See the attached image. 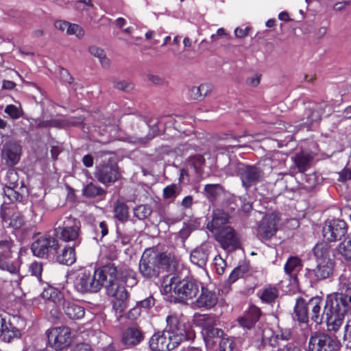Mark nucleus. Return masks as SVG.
I'll list each match as a JSON object with an SVG mask.
<instances>
[{"mask_svg":"<svg viewBox=\"0 0 351 351\" xmlns=\"http://www.w3.org/2000/svg\"><path fill=\"white\" fill-rule=\"evenodd\" d=\"M58 241L51 237H40L32 244L31 250L34 256L45 258L54 256L58 253Z\"/></svg>","mask_w":351,"mask_h":351,"instance_id":"10","label":"nucleus"},{"mask_svg":"<svg viewBox=\"0 0 351 351\" xmlns=\"http://www.w3.org/2000/svg\"><path fill=\"white\" fill-rule=\"evenodd\" d=\"M317 265L314 269L306 268L304 277L309 280L311 284L326 280L330 277L334 270V262L323 263L316 262Z\"/></svg>","mask_w":351,"mask_h":351,"instance_id":"13","label":"nucleus"},{"mask_svg":"<svg viewBox=\"0 0 351 351\" xmlns=\"http://www.w3.org/2000/svg\"><path fill=\"white\" fill-rule=\"evenodd\" d=\"M221 190L219 184H206L204 186V193L208 199L214 200Z\"/></svg>","mask_w":351,"mask_h":351,"instance_id":"43","label":"nucleus"},{"mask_svg":"<svg viewBox=\"0 0 351 351\" xmlns=\"http://www.w3.org/2000/svg\"><path fill=\"white\" fill-rule=\"evenodd\" d=\"M204 162V158L202 155L195 156L191 159V165L196 173H199Z\"/></svg>","mask_w":351,"mask_h":351,"instance_id":"54","label":"nucleus"},{"mask_svg":"<svg viewBox=\"0 0 351 351\" xmlns=\"http://www.w3.org/2000/svg\"><path fill=\"white\" fill-rule=\"evenodd\" d=\"M193 228L191 224H187L184 226L179 232V236L183 241H184L190 235L191 232L193 230Z\"/></svg>","mask_w":351,"mask_h":351,"instance_id":"58","label":"nucleus"},{"mask_svg":"<svg viewBox=\"0 0 351 351\" xmlns=\"http://www.w3.org/2000/svg\"><path fill=\"white\" fill-rule=\"evenodd\" d=\"M49 345L56 351H61L69 346L71 332L69 327H56L46 331Z\"/></svg>","mask_w":351,"mask_h":351,"instance_id":"9","label":"nucleus"},{"mask_svg":"<svg viewBox=\"0 0 351 351\" xmlns=\"http://www.w3.org/2000/svg\"><path fill=\"white\" fill-rule=\"evenodd\" d=\"M316 262H334L331 246L327 241L317 243L313 248Z\"/></svg>","mask_w":351,"mask_h":351,"instance_id":"21","label":"nucleus"},{"mask_svg":"<svg viewBox=\"0 0 351 351\" xmlns=\"http://www.w3.org/2000/svg\"><path fill=\"white\" fill-rule=\"evenodd\" d=\"M312 157L308 154L300 153L294 158L295 165L301 173L306 171L311 165Z\"/></svg>","mask_w":351,"mask_h":351,"instance_id":"36","label":"nucleus"},{"mask_svg":"<svg viewBox=\"0 0 351 351\" xmlns=\"http://www.w3.org/2000/svg\"><path fill=\"white\" fill-rule=\"evenodd\" d=\"M214 269L219 275H222L226 267V262L219 255L216 256L213 259Z\"/></svg>","mask_w":351,"mask_h":351,"instance_id":"47","label":"nucleus"},{"mask_svg":"<svg viewBox=\"0 0 351 351\" xmlns=\"http://www.w3.org/2000/svg\"><path fill=\"white\" fill-rule=\"evenodd\" d=\"M261 315L260 308L252 305L245 315L238 319L239 324L243 328L251 329L258 321Z\"/></svg>","mask_w":351,"mask_h":351,"instance_id":"23","label":"nucleus"},{"mask_svg":"<svg viewBox=\"0 0 351 351\" xmlns=\"http://www.w3.org/2000/svg\"><path fill=\"white\" fill-rule=\"evenodd\" d=\"M7 182L5 183V187H16L18 185L19 176L16 171L14 169L9 170L5 176Z\"/></svg>","mask_w":351,"mask_h":351,"instance_id":"48","label":"nucleus"},{"mask_svg":"<svg viewBox=\"0 0 351 351\" xmlns=\"http://www.w3.org/2000/svg\"><path fill=\"white\" fill-rule=\"evenodd\" d=\"M141 314V308L136 304V306L130 310L128 314V317L131 319H136Z\"/></svg>","mask_w":351,"mask_h":351,"instance_id":"64","label":"nucleus"},{"mask_svg":"<svg viewBox=\"0 0 351 351\" xmlns=\"http://www.w3.org/2000/svg\"><path fill=\"white\" fill-rule=\"evenodd\" d=\"M117 269L112 264L104 265L93 271L81 269L73 274V286L80 293H96L106 283V293L114 298L113 309L123 312L128 306V293L117 278Z\"/></svg>","mask_w":351,"mask_h":351,"instance_id":"1","label":"nucleus"},{"mask_svg":"<svg viewBox=\"0 0 351 351\" xmlns=\"http://www.w3.org/2000/svg\"><path fill=\"white\" fill-rule=\"evenodd\" d=\"M139 271L145 278L157 276L159 274L158 265L156 264L152 251L145 250L143 254L138 265Z\"/></svg>","mask_w":351,"mask_h":351,"instance_id":"17","label":"nucleus"},{"mask_svg":"<svg viewBox=\"0 0 351 351\" xmlns=\"http://www.w3.org/2000/svg\"><path fill=\"white\" fill-rule=\"evenodd\" d=\"M83 195L88 198L103 199L106 195V191L101 186L90 182L86 185L83 190Z\"/></svg>","mask_w":351,"mask_h":351,"instance_id":"34","label":"nucleus"},{"mask_svg":"<svg viewBox=\"0 0 351 351\" xmlns=\"http://www.w3.org/2000/svg\"><path fill=\"white\" fill-rule=\"evenodd\" d=\"M152 253L154 257L156 264L158 265L159 271L160 269L168 270L171 266H175L174 259L171 256V255L167 254L165 253H157L153 251H152Z\"/></svg>","mask_w":351,"mask_h":351,"instance_id":"33","label":"nucleus"},{"mask_svg":"<svg viewBox=\"0 0 351 351\" xmlns=\"http://www.w3.org/2000/svg\"><path fill=\"white\" fill-rule=\"evenodd\" d=\"M75 246H66L61 251L60 254L58 252L56 254V261L62 265H71L75 263Z\"/></svg>","mask_w":351,"mask_h":351,"instance_id":"28","label":"nucleus"},{"mask_svg":"<svg viewBox=\"0 0 351 351\" xmlns=\"http://www.w3.org/2000/svg\"><path fill=\"white\" fill-rule=\"evenodd\" d=\"M249 271V266L245 264H241L236 267L230 274L228 277V282L234 283L240 278H243Z\"/></svg>","mask_w":351,"mask_h":351,"instance_id":"39","label":"nucleus"},{"mask_svg":"<svg viewBox=\"0 0 351 351\" xmlns=\"http://www.w3.org/2000/svg\"><path fill=\"white\" fill-rule=\"evenodd\" d=\"M226 171L230 176H239L242 186L246 190L261 182L264 177L263 169L259 165H245L242 163L230 162L226 167Z\"/></svg>","mask_w":351,"mask_h":351,"instance_id":"4","label":"nucleus"},{"mask_svg":"<svg viewBox=\"0 0 351 351\" xmlns=\"http://www.w3.org/2000/svg\"><path fill=\"white\" fill-rule=\"evenodd\" d=\"M201 286L195 280L181 278L178 276H167L162 285L165 293H173L182 300L196 297Z\"/></svg>","mask_w":351,"mask_h":351,"instance_id":"3","label":"nucleus"},{"mask_svg":"<svg viewBox=\"0 0 351 351\" xmlns=\"http://www.w3.org/2000/svg\"><path fill=\"white\" fill-rule=\"evenodd\" d=\"M320 304H321V300L319 298H311L308 302V311H309V309L311 310V312L310 313L311 319L317 324H320L322 322V319L325 317L328 330L330 332H337L339 329V328H338L335 330L329 329L328 325L327 316L325 313L326 310H324L323 313L322 315H320V311H321ZM324 309H326V308H324Z\"/></svg>","mask_w":351,"mask_h":351,"instance_id":"22","label":"nucleus"},{"mask_svg":"<svg viewBox=\"0 0 351 351\" xmlns=\"http://www.w3.org/2000/svg\"><path fill=\"white\" fill-rule=\"evenodd\" d=\"M21 154V147L15 141H10L5 143L2 149V159L8 166L16 165Z\"/></svg>","mask_w":351,"mask_h":351,"instance_id":"18","label":"nucleus"},{"mask_svg":"<svg viewBox=\"0 0 351 351\" xmlns=\"http://www.w3.org/2000/svg\"><path fill=\"white\" fill-rule=\"evenodd\" d=\"M322 114V112L317 108L308 106L307 117L305 118L306 121H303L302 124H304L307 128H310L311 125L321 119ZM304 120V119H302V121Z\"/></svg>","mask_w":351,"mask_h":351,"instance_id":"38","label":"nucleus"},{"mask_svg":"<svg viewBox=\"0 0 351 351\" xmlns=\"http://www.w3.org/2000/svg\"><path fill=\"white\" fill-rule=\"evenodd\" d=\"M29 271L32 276L37 278L38 280H41V274L43 271V265L41 263L34 262L29 266Z\"/></svg>","mask_w":351,"mask_h":351,"instance_id":"52","label":"nucleus"},{"mask_svg":"<svg viewBox=\"0 0 351 351\" xmlns=\"http://www.w3.org/2000/svg\"><path fill=\"white\" fill-rule=\"evenodd\" d=\"M114 212L115 217L117 220L124 222L128 219V207L120 201H117L114 206Z\"/></svg>","mask_w":351,"mask_h":351,"instance_id":"37","label":"nucleus"},{"mask_svg":"<svg viewBox=\"0 0 351 351\" xmlns=\"http://www.w3.org/2000/svg\"><path fill=\"white\" fill-rule=\"evenodd\" d=\"M351 180V169L344 168L339 173L338 181L343 182Z\"/></svg>","mask_w":351,"mask_h":351,"instance_id":"60","label":"nucleus"},{"mask_svg":"<svg viewBox=\"0 0 351 351\" xmlns=\"http://www.w3.org/2000/svg\"><path fill=\"white\" fill-rule=\"evenodd\" d=\"M351 5V0H346L344 1L337 2L333 5V10L335 11H341L346 6Z\"/></svg>","mask_w":351,"mask_h":351,"instance_id":"63","label":"nucleus"},{"mask_svg":"<svg viewBox=\"0 0 351 351\" xmlns=\"http://www.w3.org/2000/svg\"><path fill=\"white\" fill-rule=\"evenodd\" d=\"M97 234L100 233L101 237H104L108 233V230L105 221H101L97 227L95 228Z\"/></svg>","mask_w":351,"mask_h":351,"instance_id":"62","label":"nucleus"},{"mask_svg":"<svg viewBox=\"0 0 351 351\" xmlns=\"http://www.w3.org/2000/svg\"><path fill=\"white\" fill-rule=\"evenodd\" d=\"M276 219L274 216H265L257 229L258 236L264 239L271 238L276 232Z\"/></svg>","mask_w":351,"mask_h":351,"instance_id":"19","label":"nucleus"},{"mask_svg":"<svg viewBox=\"0 0 351 351\" xmlns=\"http://www.w3.org/2000/svg\"><path fill=\"white\" fill-rule=\"evenodd\" d=\"M291 331L289 328L280 329V331L276 335V338L278 339H281L283 341H288L291 339Z\"/></svg>","mask_w":351,"mask_h":351,"instance_id":"59","label":"nucleus"},{"mask_svg":"<svg viewBox=\"0 0 351 351\" xmlns=\"http://www.w3.org/2000/svg\"><path fill=\"white\" fill-rule=\"evenodd\" d=\"M346 313H348V319L345 326L343 339L344 340H348L349 342H351V310L347 312Z\"/></svg>","mask_w":351,"mask_h":351,"instance_id":"55","label":"nucleus"},{"mask_svg":"<svg viewBox=\"0 0 351 351\" xmlns=\"http://www.w3.org/2000/svg\"><path fill=\"white\" fill-rule=\"evenodd\" d=\"M62 309L65 315L71 319H80L84 317L85 311L84 307L77 302L64 300L62 303Z\"/></svg>","mask_w":351,"mask_h":351,"instance_id":"26","label":"nucleus"},{"mask_svg":"<svg viewBox=\"0 0 351 351\" xmlns=\"http://www.w3.org/2000/svg\"><path fill=\"white\" fill-rule=\"evenodd\" d=\"M89 52L99 60L103 67L108 68L110 66V60L106 58V53L102 49L97 46H91L89 47Z\"/></svg>","mask_w":351,"mask_h":351,"instance_id":"40","label":"nucleus"},{"mask_svg":"<svg viewBox=\"0 0 351 351\" xmlns=\"http://www.w3.org/2000/svg\"><path fill=\"white\" fill-rule=\"evenodd\" d=\"M12 243L9 240L0 241V269L6 271L13 275L14 278L10 280L13 287L19 286L23 278L19 274V261L14 258L11 251Z\"/></svg>","mask_w":351,"mask_h":351,"instance_id":"6","label":"nucleus"},{"mask_svg":"<svg viewBox=\"0 0 351 351\" xmlns=\"http://www.w3.org/2000/svg\"><path fill=\"white\" fill-rule=\"evenodd\" d=\"M178 187L176 184H171L166 186L163 189V195L165 198H171L175 197L176 195V190Z\"/></svg>","mask_w":351,"mask_h":351,"instance_id":"56","label":"nucleus"},{"mask_svg":"<svg viewBox=\"0 0 351 351\" xmlns=\"http://www.w3.org/2000/svg\"><path fill=\"white\" fill-rule=\"evenodd\" d=\"M143 339L141 330L136 327H129L122 334L121 341L125 346H136Z\"/></svg>","mask_w":351,"mask_h":351,"instance_id":"27","label":"nucleus"},{"mask_svg":"<svg viewBox=\"0 0 351 351\" xmlns=\"http://www.w3.org/2000/svg\"><path fill=\"white\" fill-rule=\"evenodd\" d=\"M179 344L178 341L173 340L171 333L165 330L154 333L149 339V347L153 351H169Z\"/></svg>","mask_w":351,"mask_h":351,"instance_id":"12","label":"nucleus"},{"mask_svg":"<svg viewBox=\"0 0 351 351\" xmlns=\"http://www.w3.org/2000/svg\"><path fill=\"white\" fill-rule=\"evenodd\" d=\"M340 343L326 333L316 332L309 339L310 351H339Z\"/></svg>","mask_w":351,"mask_h":351,"instance_id":"11","label":"nucleus"},{"mask_svg":"<svg viewBox=\"0 0 351 351\" xmlns=\"http://www.w3.org/2000/svg\"><path fill=\"white\" fill-rule=\"evenodd\" d=\"M229 215L223 210L216 209L213 210V219L207 225L208 229L213 233L221 230L224 225L229 222Z\"/></svg>","mask_w":351,"mask_h":351,"instance_id":"25","label":"nucleus"},{"mask_svg":"<svg viewBox=\"0 0 351 351\" xmlns=\"http://www.w3.org/2000/svg\"><path fill=\"white\" fill-rule=\"evenodd\" d=\"M117 278L119 280L120 284L123 287H125L124 285L132 287L137 284V279L135 272L129 269H125L123 271L117 270ZM125 290L126 291V289Z\"/></svg>","mask_w":351,"mask_h":351,"instance_id":"29","label":"nucleus"},{"mask_svg":"<svg viewBox=\"0 0 351 351\" xmlns=\"http://www.w3.org/2000/svg\"><path fill=\"white\" fill-rule=\"evenodd\" d=\"M218 351H236L234 339L230 337H222L219 340Z\"/></svg>","mask_w":351,"mask_h":351,"instance_id":"41","label":"nucleus"},{"mask_svg":"<svg viewBox=\"0 0 351 351\" xmlns=\"http://www.w3.org/2000/svg\"><path fill=\"white\" fill-rule=\"evenodd\" d=\"M60 293L59 291L53 287H48L47 289H45L41 293V296L43 299L51 300L54 302L56 301V300L60 298Z\"/></svg>","mask_w":351,"mask_h":351,"instance_id":"46","label":"nucleus"},{"mask_svg":"<svg viewBox=\"0 0 351 351\" xmlns=\"http://www.w3.org/2000/svg\"><path fill=\"white\" fill-rule=\"evenodd\" d=\"M208 253L203 247H197L193 250L190 256L191 262L199 268H204L208 261Z\"/></svg>","mask_w":351,"mask_h":351,"instance_id":"32","label":"nucleus"},{"mask_svg":"<svg viewBox=\"0 0 351 351\" xmlns=\"http://www.w3.org/2000/svg\"><path fill=\"white\" fill-rule=\"evenodd\" d=\"M136 304L140 308L149 309L154 305V299L152 296H149L143 300L138 302Z\"/></svg>","mask_w":351,"mask_h":351,"instance_id":"57","label":"nucleus"},{"mask_svg":"<svg viewBox=\"0 0 351 351\" xmlns=\"http://www.w3.org/2000/svg\"><path fill=\"white\" fill-rule=\"evenodd\" d=\"M66 33L69 35H75L78 38H82L84 35V31L81 27L78 25L71 23H69Z\"/></svg>","mask_w":351,"mask_h":351,"instance_id":"51","label":"nucleus"},{"mask_svg":"<svg viewBox=\"0 0 351 351\" xmlns=\"http://www.w3.org/2000/svg\"><path fill=\"white\" fill-rule=\"evenodd\" d=\"M15 187L7 186L4 188V194L10 202H19L23 199V195L14 189Z\"/></svg>","mask_w":351,"mask_h":351,"instance_id":"44","label":"nucleus"},{"mask_svg":"<svg viewBox=\"0 0 351 351\" xmlns=\"http://www.w3.org/2000/svg\"><path fill=\"white\" fill-rule=\"evenodd\" d=\"M56 235L65 242H72L73 246H78L81 243L80 222L71 215H64L55 223Z\"/></svg>","mask_w":351,"mask_h":351,"instance_id":"5","label":"nucleus"},{"mask_svg":"<svg viewBox=\"0 0 351 351\" xmlns=\"http://www.w3.org/2000/svg\"><path fill=\"white\" fill-rule=\"evenodd\" d=\"M189 97L195 100H202V95H201L199 86H193L188 90Z\"/></svg>","mask_w":351,"mask_h":351,"instance_id":"53","label":"nucleus"},{"mask_svg":"<svg viewBox=\"0 0 351 351\" xmlns=\"http://www.w3.org/2000/svg\"><path fill=\"white\" fill-rule=\"evenodd\" d=\"M215 234H216L217 241L225 250L232 251L239 247V238L232 227L224 226L221 230Z\"/></svg>","mask_w":351,"mask_h":351,"instance_id":"16","label":"nucleus"},{"mask_svg":"<svg viewBox=\"0 0 351 351\" xmlns=\"http://www.w3.org/2000/svg\"><path fill=\"white\" fill-rule=\"evenodd\" d=\"M195 323L202 328V334L207 349H212L218 339L223 335L221 329L215 328L217 318L211 315H197L195 316Z\"/></svg>","mask_w":351,"mask_h":351,"instance_id":"7","label":"nucleus"},{"mask_svg":"<svg viewBox=\"0 0 351 351\" xmlns=\"http://www.w3.org/2000/svg\"><path fill=\"white\" fill-rule=\"evenodd\" d=\"M199 89L201 95H202V99L206 97L213 90V85L209 83H203L200 84Z\"/></svg>","mask_w":351,"mask_h":351,"instance_id":"61","label":"nucleus"},{"mask_svg":"<svg viewBox=\"0 0 351 351\" xmlns=\"http://www.w3.org/2000/svg\"><path fill=\"white\" fill-rule=\"evenodd\" d=\"M348 232L346 221L340 219L326 220L322 228V236L327 242H337L345 237Z\"/></svg>","mask_w":351,"mask_h":351,"instance_id":"8","label":"nucleus"},{"mask_svg":"<svg viewBox=\"0 0 351 351\" xmlns=\"http://www.w3.org/2000/svg\"><path fill=\"white\" fill-rule=\"evenodd\" d=\"M4 112L13 119H19L23 114V111L21 108L12 104L8 105L4 110Z\"/></svg>","mask_w":351,"mask_h":351,"instance_id":"50","label":"nucleus"},{"mask_svg":"<svg viewBox=\"0 0 351 351\" xmlns=\"http://www.w3.org/2000/svg\"><path fill=\"white\" fill-rule=\"evenodd\" d=\"M167 326L164 330L171 333L173 340L180 343L187 339L186 330L184 324L175 314H171L166 317Z\"/></svg>","mask_w":351,"mask_h":351,"instance_id":"15","label":"nucleus"},{"mask_svg":"<svg viewBox=\"0 0 351 351\" xmlns=\"http://www.w3.org/2000/svg\"><path fill=\"white\" fill-rule=\"evenodd\" d=\"M20 335V331L7 321L5 317L0 315V338L5 342H10Z\"/></svg>","mask_w":351,"mask_h":351,"instance_id":"24","label":"nucleus"},{"mask_svg":"<svg viewBox=\"0 0 351 351\" xmlns=\"http://www.w3.org/2000/svg\"><path fill=\"white\" fill-rule=\"evenodd\" d=\"M258 294L263 302L270 304L278 297V291L275 287L267 286L264 287Z\"/></svg>","mask_w":351,"mask_h":351,"instance_id":"35","label":"nucleus"},{"mask_svg":"<svg viewBox=\"0 0 351 351\" xmlns=\"http://www.w3.org/2000/svg\"><path fill=\"white\" fill-rule=\"evenodd\" d=\"M152 213V209L146 205H140L134 210V216L140 220L147 218Z\"/></svg>","mask_w":351,"mask_h":351,"instance_id":"45","label":"nucleus"},{"mask_svg":"<svg viewBox=\"0 0 351 351\" xmlns=\"http://www.w3.org/2000/svg\"><path fill=\"white\" fill-rule=\"evenodd\" d=\"M294 313L299 322L306 323L308 322V303H306L303 298H299L297 299L294 307Z\"/></svg>","mask_w":351,"mask_h":351,"instance_id":"30","label":"nucleus"},{"mask_svg":"<svg viewBox=\"0 0 351 351\" xmlns=\"http://www.w3.org/2000/svg\"><path fill=\"white\" fill-rule=\"evenodd\" d=\"M112 83L115 88L123 91H130L134 87L132 83L125 80H114Z\"/></svg>","mask_w":351,"mask_h":351,"instance_id":"49","label":"nucleus"},{"mask_svg":"<svg viewBox=\"0 0 351 351\" xmlns=\"http://www.w3.org/2000/svg\"><path fill=\"white\" fill-rule=\"evenodd\" d=\"M302 265L300 258L297 256L289 257L284 266L285 272L291 278H296L297 274L302 269Z\"/></svg>","mask_w":351,"mask_h":351,"instance_id":"31","label":"nucleus"},{"mask_svg":"<svg viewBox=\"0 0 351 351\" xmlns=\"http://www.w3.org/2000/svg\"><path fill=\"white\" fill-rule=\"evenodd\" d=\"M338 251L345 259L351 260V239L341 242L339 245Z\"/></svg>","mask_w":351,"mask_h":351,"instance_id":"42","label":"nucleus"},{"mask_svg":"<svg viewBox=\"0 0 351 351\" xmlns=\"http://www.w3.org/2000/svg\"><path fill=\"white\" fill-rule=\"evenodd\" d=\"M95 176L99 182L108 185L110 183L116 182L120 178L121 174L117 164L108 162L97 166Z\"/></svg>","mask_w":351,"mask_h":351,"instance_id":"14","label":"nucleus"},{"mask_svg":"<svg viewBox=\"0 0 351 351\" xmlns=\"http://www.w3.org/2000/svg\"><path fill=\"white\" fill-rule=\"evenodd\" d=\"M339 281L340 292L328 295L325 302L328 328L333 330L341 326L346 313L351 310V274H341Z\"/></svg>","mask_w":351,"mask_h":351,"instance_id":"2","label":"nucleus"},{"mask_svg":"<svg viewBox=\"0 0 351 351\" xmlns=\"http://www.w3.org/2000/svg\"><path fill=\"white\" fill-rule=\"evenodd\" d=\"M202 292L200 295L197 298L194 304L197 308L208 310L214 307L217 302L218 298L217 294L209 289L201 287Z\"/></svg>","mask_w":351,"mask_h":351,"instance_id":"20","label":"nucleus"}]
</instances>
